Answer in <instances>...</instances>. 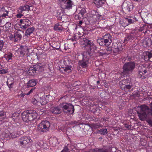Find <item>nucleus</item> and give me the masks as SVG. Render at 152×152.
<instances>
[{
	"label": "nucleus",
	"instance_id": "1",
	"mask_svg": "<svg viewBox=\"0 0 152 152\" xmlns=\"http://www.w3.org/2000/svg\"><path fill=\"white\" fill-rule=\"evenodd\" d=\"M137 113L140 119L144 121L146 118L149 112L148 107L145 104L142 105L137 107Z\"/></svg>",
	"mask_w": 152,
	"mask_h": 152
},
{
	"label": "nucleus",
	"instance_id": "2",
	"mask_svg": "<svg viewBox=\"0 0 152 152\" xmlns=\"http://www.w3.org/2000/svg\"><path fill=\"white\" fill-rule=\"evenodd\" d=\"M21 115L23 121L28 122L36 119L37 116V113L35 111H26L23 112Z\"/></svg>",
	"mask_w": 152,
	"mask_h": 152
},
{
	"label": "nucleus",
	"instance_id": "3",
	"mask_svg": "<svg viewBox=\"0 0 152 152\" xmlns=\"http://www.w3.org/2000/svg\"><path fill=\"white\" fill-rule=\"evenodd\" d=\"M112 38L111 35L110 34L108 33L103 36L102 38H98L96 41L100 45L108 47L112 42Z\"/></svg>",
	"mask_w": 152,
	"mask_h": 152
},
{
	"label": "nucleus",
	"instance_id": "4",
	"mask_svg": "<svg viewBox=\"0 0 152 152\" xmlns=\"http://www.w3.org/2000/svg\"><path fill=\"white\" fill-rule=\"evenodd\" d=\"M79 38L80 41L84 42L83 43L85 45L84 46L85 49L87 50L90 52H92V54H93L94 51L96 49V46L93 43H92L91 41L86 38L84 35H83L82 36H79Z\"/></svg>",
	"mask_w": 152,
	"mask_h": 152
},
{
	"label": "nucleus",
	"instance_id": "5",
	"mask_svg": "<svg viewBox=\"0 0 152 152\" xmlns=\"http://www.w3.org/2000/svg\"><path fill=\"white\" fill-rule=\"evenodd\" d=\"M135 67V63L134 61H130L125 63L123 66V74L128 75L131 73Z\"/></svg>",
	"mask_w": 152,
	"mask_h": 152
},
{
	"label": "nucleus",
	"instance_id": "6",
	"mask_svg": "<svg viewBox=\"0 0 152 152\" xmlns=\"http://www.w3.org/2000/svg\"><path fill=\"white\" fill-rule=\"evenodd\" d=\"M50 125V123L48 121H43L37 125V129L40 132H45L49 130Z\"/></svg>",
	"mask_w": 152,
	"mask_h": 152
},
{
	"label": "nucleus",
	"instance_id": "7",
	"mask_svg": "<svg viewBox=\"0 0 152 152\" xmlns=\"http://www.w3.org/2000/svg\"><path fill=\"white\" fill-rule=\"evenodd\" d=\"M60 105L64 113L68 114H73L74 112V107L71 104L64 103L61 104Z\"/></svg>",
	"mask_w": 152,
	"mask_h": 152
},
{
	"label": "nucleus",
	"instance_id": "8",
	"mask_svg": "<svg viewBox=\"0 0 152 152\" xmlns=\"http://www.w3.org/2000/svg\"><path fill=\"white\" fill-rule=\"evenodd\" d=\"M122 6L123 11L127 13L132 10L133 8L132 3L129 1H127L126 2H124Z\"/></svg>",
	"mask_w": 152,
	"mask_h": 152
},
{
	"label": "nucleus",
	"instance_id": "9",
	"mask_svg": "<svg viewBox=\"0 0 152 152\" xmlns=\"http://www.w3.org/2000/svg\"><path fill=\"white\" fill-rule=\"evenodd\" d=\"M20 26L22 29L24 30L29 26L31 24L30 20L26 18L20 20Z\"/></svg>",
	"mask_w": 152,
	"mask_h": 152
},
{
	"label": "nucleus",
	"instance_id": "10",
	"mask_svg": "<svg viewBox=\"0 0 152 152\" xmlns=\"http://www.w3.org/2000/svg\"><path fill=\"white\" fill-rule=\"evenodd\" d=\"M137 33L138 31L137 30L134 29L132 30L130 34L125 38L124 41L131 42L136 37Z\"/></svg>",
	"mask_w": 152,
	"mask_h": 152
},
{
	"label": "nucleus",
	"instance_id": "11",
	"mask_svg": "<svg viewBox=\"0 0 152 152\" xmlns=\"http://www.w3.org/2000/svg\"><path fill=\"white\" fill-rule=\"evenodd\" d=\"M138 77L142 79L145 78V77L144 75L147 72L145 68L142 65L139 66L138 67Z\"/></svg>",
	"mask_w": 152,
	"mask_h": 152
},
{
	"label": "nucleus",
	"instance_id": "12",
	"mask_svg": "<svg viewBox=\"0 0 152 152\" xmlns=\"http://www.w3.org/2000/svg\"><path fill=\"white\" fill-rule=\"evenodd\" d=\"M73 2L70 0H66L64 2L61 4V7L63 9L69 10L72 7Z\"/></svg>",
	"mask_w": 152,
	"mask_h": 152
},
{
	"label": "nucleus",
	"instance_id": "13",
	"mask_svg": "<svg viewBox=\"0 0 152 152\" xmlns=\"http://www.w3.org/2000/svg\"><path fill=\"white\" fill-rule=\"evenodd\" d=\"M30 138L29 137L24 136L20 139L19 144L22 147H24L30 141Z\"/></svg>",
	"mask_w": 152,
	"mask_h": 152
},
{
	"label": "nucleus",
	"instance_id": "14",
	"mask_svg": "<svg viewBox=\"0 0 152 152\" xmlns=\"http://www.w3.org/2000/svg\"><path fill=\"white\" fill-rule=\"evenodd\" d=\"M85 50V51L82 54V59L86 61H88L89 59L93 56V54L92 52H90L87 50L86 49Z\"/></svg>",
	"mask_w": 152,
	"mask_h": 152
},
{
	"label": "nucleus",
	"instance_id": "15",
	"mask_svg": "<svg viewBox=\"0 0 152 152\" xmlns=\"http://www.w3.org/2000/svg\"><path fill=\"white\" fill-rule=\"evenodd\" d=\"M22 37V35L19 32L16 31L14 33L13 35H11L10 37L11 40H14V42H18L21 40Z\"/></svg>",
	"mask_w": 152,
	"mask_h": 152
},
{
	"label": "nucleus",
	"instance_id": "16",
	"mask_svg": "<svg viewBox=\"0 0 152 152\" xmlns=\"http://www.w3.org/2000/svg\"><path fill=\"white\" fill-rule=\"evenodd\" d=\"M21 55L23 56H28L29 50L26 47L21 46L19 49Z\"/></svg>",
	"mask_w": 152,
	"mask_h": 152
},
{
	"label": "nucleus",
	"instance_id": "17",
	"mask_svg": "<svg viewBox=\"0 0 152 152\" xmlns=\"http://www.w3.org/2000/svg\"><path fill=\"white\" fill-rule=\"evenodd\" d=\"M142 44L144 47H149L152 45V41L151 39L148 37L145 38L142 40Z\"/></svg>",
	"mask_w": 152,
	"mask_h": 152
},
{
	"label": "nucleus",
	"instance_id": "18",
	"mask_svg": "<svg viewBox=\"0 0 152 152\" xmlns=\"http://www.w3.org/2000/svg\"><path fill=\"white\" fill-rule=\"evenodd\" d=\"M37 71L42 72L45 69V65L42 63L37 64L34 65Z\"/></svg>",
	"mask_w": 152,
	"mask_h": 152
},
{
	"label": "nucleus",
	"instance_id": "19",
	"mask_svg": "<svg viewBox=\"0 0 152 152\" xmlns=\"http://www.w3.org/2000/svg\"><path fill=\"white\" fill-rule=\"evenodd\" d=\"M124 49V46L120 42H118L117 44V46H114V48L113 49V51L114 53H119Z\"/></svg>",
	"mask_w": 152,
	"mask_h": 152
},
{
	"label": "nucleus",
	"instance_id": "20",
	"mask_svg": "<svg viewBox=\"0 0 152 152\" xmlns=\"http://www.w3.org/2000/svg\"><path fill=\"white\" fill-rule=\"evenodd\" d=\"M47 96V95L45 96L44 94V96L38 98V105L39 106H40L42 105H44L47 103V101L45 99V96L46 97Z\"/></svg>",
	"mask_w": 152,
	"mask_h": 152
},
{
	"label": "nucleus",
	"instance_id": "21",
	"mask_svg": "<svg viewBox=\"0 0 152 152\" xmlns=\"http://www.w3.org/2000/svg\"><path fill=\"white\" fill-rule=\"evenodd\" d=\"M30 6L28 5L20 6L18 10V12L22 13L23 11H28L30 10Z\"/></svg>",
	"mask_w": 152,
	"mask_h": 152
},
{
	"label": "nucleus",
	"instance_id": "22",
	"mask_svg": "<svg viewBox=\"0 0 152 152\" xmlns=\"http://www.w3.org/2000/svg\"><path fill=\"white\" fill-rule=\"evenodd\" d=\"M50 112L52 113L57 114L61 113V109L59 106H57L55 107H52L50 109Z\"/></svg>",
	"mask_w": 152,
	"mask_h": 152
},
{
	"label": "nucleus",
	"instance_id": "23",
	"mask_svg": "<svg viewBox=\"0 0 152 152\" xmlns=\"http://www.w3.org/2000/svg\"><path fill=\"white\" fill-rule=\"evenodd\" d=\"M37 83V81L36 80L31 79L27 83V87L29 88L35 86Z\"/></svg>",
	"mask_w": 152,
	"mask_h": 152
},
{
	"label": "nucleus",
	"instance_id": "24",
	"mask_svg": "<svg viewBox=\"0 0 152 152\" xmlns=\"http://www.w3.org/2000/svg\"><path fill=\"white\" fill-rule=\"evenodd\" d=\"M144 59L146 61H152L151 58H152V53L151 52H146L144 53Z\"/></svg>",
	"mask_w": 152,
	"mask_h": 152
},
{
	"label": "nucleus",
	"instance_id": "25",
	"mask_svg": "<svg viewBox=\"0 0 152 152\" xmlns=\"http://www.w3.org/2000/svg\"><path fill=\"white\" fill-rule=\"evenodd\" d=\"M132 85H125L124 86L121 87V88L123 90H124L126 92H128L131 91L133 90L132 88Z\"/></svg>",
	"mask_w": 152,
	"mask_h": 152
},
{
	"label": "nucleus",
	"instance_id": "26",
	"mask_svg": "<svg viewBox=\"0 0 152 152\" xmlns=\"http://www.w3.org/2000/svg\"><path fill=\"white\" fill-rule=\"evenodd\" d=\"M125 18L126 19V21H127L128 25L134 23V22L137 21L136 18L133 17H127Z\"/></svg>",
	"mask_w": 152,
	"mask_h": 152
},
{
	"label": "nucleus",
	"instance_id": "27",
	"mask_svg": "<svg viewBox=\"0 0 152 152\" xmlns=\"http://www.w3.org/2000/svg\"><path fill=\"white\" fill-rule=\"evenodd\" d=\"M72 67L71 65H66L65 66L62 67L61 69L60 70H64L65 72H66L67 73H69L71 72V68Z\"/></svg>",
	"mask_w": 152,
	"mask_h": 152
},
{
	"label": "nucleus",
	"instance_id": "28",
	"mask_svg": "<svg viewBox=\"0 0 152 152\" xmlns=\"http://www.w3.org/2000/svg\"><path fill=\"white\" fill-rule=\"evenodd\" d=\"M37 70L35 69L34 66L30 67L28 71V73L29 75H34L36 73Z\"/></svg>",
	"mask_w": 152,
	"mask_h": 152
},
{
	"label": "nucleus",
	"instance_id": "29",
	"mask_svg": "<svg viewBox=\"0 0 152 152\" xmlns=\"http://www.w3.org/2000/svg\"><path fill=\"white\" fill-rule=\"evenodd\" d=\"M61 23H58L56 24L54 27V30L56 31H62L63 28Z\"/></svg>",
	"mask_w": 152,
	"mask_h": 152
},
{
	"label": "nucleus",
	"instance_id": "30",
	"mask_svg": "<svg viewBox=\"0 0 152 152\" xmlns=\"http://www.w3.org/2000/svg\"><path fill=\"white\" fill-rule=\"evenodd\" d=\"M13 56L12 54L10 53L6 54L4 55V57L7 61L10 62L12 61Z\"/></svg>",
	"mask_w": 152,
	"mask_h": 152
},
{
	"label": "nucleus",
	"instance_id": "31",
	"mask_svg": "<svg viewBox=\"0 0 152 152\" xmlns=\"http://www.w3.org/2000/svg\"><path fill=\"white\" fill-rule=\"evenodd\" d=\"M34 27H32L28 28L25 32V35L26 36H28L33 33L34 31Z\"/></svg>",
	"mask_w": 152,
	"mask_h": 152
},
{
	"label": "nucleus",
	"instance_id": "32",
	"mask_svg": "<svg viewBox=\"0 0 152 152\" xmlns=\"http://www.w3.org/2000/svg\"><path fill=\"white\" fill-rule=\"evenodd\" d=\"M79 64L83 68H86L87 67L88 64V61H86L84 60L79 61Z\"/></svg>",
	"mask_w": 152,
	"mask_h": 152
},
{
	"label": "nucleus",
	"instance_id": "33",
	"mask_svg": "<svg viewBox=\"0 0 152 152\" xmlns=\"http://www.w3.org/2000/svg\"><path fill=\"white\" fill-rule=\"evenodd\" d=\"M6 118V112L3 111H0V121L4 122V120Z\"/></svg>",
	"mask_w": 152,
	"mask_h": 152
},
{
	"label": "nucleus",
	"instance_id": "34",
	"mask_svg": "<svg viewBox=\"0 0 152 152\" xmlns=\"http://www.w3.org/2000/svg\"><path fill=\"white\" fill-rule=\"evenodd\" d=\"M89 152H108L106 150L103 149L95 148L91 149Z\"/></svg>",
	"mask_w": 152,
	"mask_h": 152
},
{
	"label": "nucleus",
	"instance_id": "35",
	"mask_svg": "<svg viewBox=\"0 0 152 152\" xmlns=\"http://www.w3.org/2000/svg\"><path fill=\"white\" fill-rule=\"evenodd\" d=\"M104 0H94V3L97 6L101 7L104 3Z\"/></svg>",
	"mask_w": 152,
	"mask_h": 152
},
{
	"label": "nucleus",
	"instance_id": "36",
	"mask_svg": "<svg viewBox=\"0 0 152 152\" xmlns=\"http://www.w3.org/2000/svg\"><path fill=\"white\" fill-rule=\"evenodd\" d=\"M131 81V79L129 78H127L119 82L120 85H125V84L129 83Z\"/></svg>",
	"mask_w": 152,
	"mask_h": 152
},
{
	"label": "nucleus",
	"instance_id": "37",
	"mask_svg": "<svg viewBox=\"0 0 152 152\" xmlns=\"http://www.w3.org/2000/svg\"><path fill=\"white\" fill-rule=\"evenodd\" d=\"M125 20H126V19L124 18L123 20H121L120 21V23L121 24L122 26L124 27H125L129 25L128 23H127V21H125Z\"/></svg>",
	"mask_w": 152,
	"mask_h": 152
},
{
	"label": "nucleus",
	"instance_id": "38",
	"mask_svg": "<svg viewBox=\"0 0 152 152\" xmlns=\"http://www.w3.org/2000/svg\"><path fill=\"white\" fill-rule=\"evenodd\" d=\"M98 132L101 134L104 135L107 133V130L106 129H102L98 131Z\"/></svg>",
	"mask_w": 152,
	"mask_h": 152
},
{
	"label": "nucleus",
	"instance_id": "39",
	"mask_svg": "<svg viewBox=\"0 0 152 152\" xmlns=\"http://www.w3.org/2000/svg\"><path fill=\"white\" fill-rule=\"evenodd\" d=\"M20 132H13L10 133V135L12 138H15L16 137H18L20 134Z\"/></svg>",
	"mask_w": 152,
	"mask_h": 152
},
{
	"label": "nucleus",
	"instance_id": "40",
	"mask_svg": "<svg viewBox=\"0 0 152 152\" xmlns=\"http://www.w3.org/2000/svg\"><path fill=\"white\" fill-rule=\"evenodd\" d=\"M11 23L10 22H7L5 25L4 26V28H6V30H8L10 29V28L11 27Z\"/></svg>",
	"mask_w": 152,
	"mask_h": 152
},
{
	"label": "nucleus",
	"instance_id": "41",
	"mask_svg": "<svg viewBox=\"0 0 152 152\" xmlns=\"http://www.w3.org/2000/svg\"><path fill=\"white\" fill-rule=\"evenodd\" d=\"M4 42L0 38V51H1L3 47Z\"/></svg>",
	"mask_w": 152,
	"mask_h": 152
},
{
	"label": "nucleus",
	"instance_id": "42",
	"mask_svg": "<svg viewBox=\"0 0 152 152\" xmlns=\"http://www.w3.org/2000/svg\"><path fill=\"white\" fill-rule=\"evenodd\" d=\"M32 102L34 104L38 105V99L37 100L33 98L32 99Z\"/></svg>",
	"mask_w": 152,
	"mask_h": 152
},
{
	"label": "nucleus",
	"instance_id": "43",
	"mask_svg": "<svg viewBox=\"0 0 152 152\" xmlns=\"http://www.w3.org/2000/svg\"><path fill=\"white\" fill-rule=\"evenodd\" d=\"M8 72V69H2V70L0 69V74H5Z\"/></svg>",
	"mask_w": 152,
	"mask_h": 152
},
{
	"label": "nucleus",
	"instance_id": "44",
	"mask_svg": "<svg viewBox=\"0 0 152 152\" xmlns=\"http://www.w3.org/2000/svg\"><path fill=\"white\" fill-rule=\"evenodd\" d=\"M8 11L6 10L4 12V13L2 14V15L1 17L2 18H4L8 15Z\"/></svg>",
	"mask_w": 152,
	"mask_h": 152
},
{
	"label": "nucleus",
	"instance_id": "45",
	"mask_svg": "<svg viewBox=\"0 0 152 152\" xmlns=\"http://www.w3.org/2000/svg\"><path fill=\"white\" fill-rule=\"evenodd\" d=\"M86 12V10L85 8H82L80 11V13L82 16H83L84 14Z\"/></svg>",
	"mask_w": 152,
	"mask_h": 152
},
{
	"label": "nucleus",
	"instance_id": "46",
	"mask_svg": "<svg viewBox=\"0 0 152 152\" xmlns=\"http://www.w3.org/2000/svg\"><path fill=\"white\" fill-rule=\"evenodd\" d=\"M16 114H17L16 113H13L12 114V115L11 117V118H12V119L14 120V121H15V118Z\"/></svg>",
	"mask_w": 152,
	"mask_h": 152
},
{
	"label": "nucleus",
	"instance_id": "47",
	"mask_svg": "<svg viewBox=\"0 0 152 152\" xmlns=\"http://www.w3.org/2000/svg\"><path fill=\"white\" fill-rule=\"evenodd\" d=\"M18 13L16 15V17L17 18H20L21 17L23 16V15H22L21 13H22L18 12Z\"/></svg>",
	"mask_w": 152,
	"mask_h": 152
},
{
	"label": "nucleus",
	"instance_id": "48",
	"mask_svg": "<svg viewBox=\"0 0 152 152\" xmlns=\"http://www.w3.org/2000/svg\"><path fill=\"white\" fill-rule=\"evenodd\" d=\"M35 89V88H33L32 89H31L28 92V93L26 94V95H29L30 94L33 92V91Z\"/></svg>",
	"mask_w": 152,
	"mask_h": 152
},
{
	"label": "nucleus",
	"instance_id": "49",
	"mask_svg": "<svg viewBox=\"0 0 152 152\" xmlns=\"http://www.w3.org/2000/svg\"><path fill=\"white\" fill-rule=\"evenodd\" d=\"M106 50L107 51L110 52L112 51V49L111 47H109L107 48Z\"/></svg>",
	"mask_w": 152,
	"mask_h": 152
},
{
	"label": "nucleus",
	"instance_id": "50",
	"mask_svg": "<svg viewBox=\"0 0 152 152\" xmlns=\"http://www.w3.org/2000/svg\"><path fill=\"white\" fill-rule=\"evenodd\" d=\"M91 126L92 128H94L95 129H97L98 128V125L97 124H92L91 125Z\"/></svg>",
	"mask_w": 152,
	"mask_h": 152
},
{
	"label": "nucleus",
	"instance_id": "51",
	"mask_svg": "<svg viewBox=\"0 0 152 152\" xmlns=\"http://www.w3.org/2000/svg\"><path fill=\"white\" fill-rule=\"evenodd\" d=\"M124 126L125 128H127L128 129H129L131 128V126L127 124H124Z\"/></svg>",
	"mask_w": 152,
	"mask_h": 152
},
{
	"label": "nucleus",
	"instance_id": "52",
	"mask_svg": "<svg viewBox=\"0 0 152 152\" xmlns=\"http://www.w3.org/2000/svg\"><path fill=\"white\" fill-rule=\"evenodd\" d=\"M150 108L151 109L150 111V113L151 115H152V102L151 103L150 106Z\"/></svg>",
	"mask_w": 152,
	"mask_h": 152
},
{
	"label": "nucleus",
	"instance_id": "53",
	"mask_svg": "<svg viewBox=\"0 0 152 152\" xmlns=\"http://www.w3.org/2000/svg\"><path fill=\"white\" fill-rule=\"evenodd\" d=\"M59 1H60V3L61 6V4L64 2L65 1V0H59Z\"/></svg>",
	"mask_w": 152,
	"mask_h": 152
},
{
	"label": "nucleus",
	"instance_id": "54",
	"mask_svg": "<svg viewBox=\"0 0 152 152\" xmlns=\"http://www.w3.org/2000/svg\"><path fill=\"white\" fill-rule=\"evenodd\" d=\"M25 94L22 92L19 95V96L21 97H24L25 96Z\"/></svg>",
	"mask_w": 152,
	"mask_h": 152
},
{
	"label": "nucleus",
	"instance_id": "55",
	"mask_svg": "<svg viewBox=\"0 0 152 152\" xmlns=\"http://www.w3.org/2000/svg\"><path fill=\"white\" fill-rule=\"evenodd\" d=\"M148 123L152 126V120H149L148 121Z\"/></svg>",
	"mask_w": 152,
	"mask_h": 152
},
{
	"label": "nucleus",
	"instance_id": "56",
	"mask_svg": "<svg viewBox=\"0 0 152 152\" xmlns=\"http://www.w3.org/2000/svg\"><path fill=\"white\" fill-rule=\"evenodd\" d=\"M62 18V17L61 16H58V19L59 20H61Z\"/></svg>",
	"mask_w": 152,
	"mask_h": 152
},
{
	"label": "nucleus",
	"instance_id": "57",
	"mask_svg": "<svg viewBox=\"0 0 152 152\" xmlns=\"http://www.w3.org/2000/svg\"><path fill=\"white\" fill-rule=\"evenodd\" d=\"M12 85H13V84L12 83H11L10 84H9V85H8V87L9 88H12Z\"/></svg>",
	"mask_w": 152,
	"mask_h": 152
},
{
	"label": "nucleus",
	"instance_id": "58",
	"mask_svg": "<svg viewBox=\"0 0 152 152\" xmlns=\"http://www.w3.org/2000/svg\"><path fill=\"white\" fill-rule=\"evenodd\" d=\"M83 23V22H82V21H80L79 23V25H81L82 24V23Z\"/></svg>",
	"mask_w": 152,
	"mask_h": 152
},
{
	"label": "nucleus",
	"instance_id": "59",
	"mask_svg": "<svg viewBox=\"0 0 152 152\" xmlns=\"http://www.w3.org/2000/svg\"><path fill=\"white\" fill-rule=\"evenodd\" d=\"M106 54V53H100V55L101 56H103Z\"/></svg>",
	"mask_w": 152,
	"mask_h": 152
},
{
	"label": "nucleus",
	"instance_id": "60",
	"mask_svg": "<svg viewBox=\"0 0 152 152\" xmlns=\"http://www.w3.org/2000/svg\"><path fill=\"white\" fill-rule=\"evenodd\" d=\"M2 68V66L0 64V69H1Z\"/></svg>",
	"mask_w": 152,
	"mask_h": 152
},
{
	"label": "nucleus",
	"instance_id": "61",
	"mask_svg": "<svg viewBox=\"0 0 152 152\" xmlns=\"http://www.w3.org/2000/svg\"><path fill=\"white\" fill-rule=\"evenodd\" d=\"M72 41H74L75 40V39H70Z\"/></svg>",
	"mask_w": 152,
	"mask_h": 152
},
{
	"label": "nucleus",
	"instance_id": "62",
	"mask_svg": "<svg viewBox=\"0 0 152 152\" xmlns=\"http://www.w3.org/2000/svg\"><path fill=\"white\" fill-rule=\"evenodd\" d=\"M99 83V81H97V84H98V83Z\"/></svg>",
	"mask_w": 152,
	"mask_h": 152
},
{
	"label": "nucleus",
	"instance_id": "63",
	"mask_svg": "<svg viewBox=\"0 0 152 152\" xmlns=\"http://www.w3.org/2000/svg\"><path fill=\"white\" fill-rule=\"evenodd\" d=\"M142 144V145H145V144Z\"/></svg>",
	"mask_w": 152,
	"mask_h": 152
},
{
	"label": "nucleus",
	"instance_id": "64",
	"mask_svg": "<svg viewBox=\"0 0 152 152\" xmlns=\"http://www.w3.org/2000/svg\"><path fill=\"white\" fill-rule=\"evenodd\" d=\"M55 140L56 141H57V140H56V139H55Z\"/></svg>",
	"mask_w": 152,
	"mask_h": 152
}]
</instances>
